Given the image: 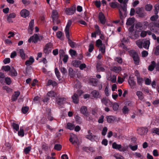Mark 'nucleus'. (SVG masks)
<instances>
[{
    "label": "nucleus",
    "mask_w": 159,
    "mask_h": 159,
    "mask_svg": "<svg viewBox=\"0 0 159 159\" xmlns=\"http://www.w3.org/2000/svg\"><path fill=\"white\" fill-rule=\"evenodd\" d=\"M136 43L140 49L143 48L148 50L149 49L150 42L149 40L146 39H139L136 41Z\"/></svg>",
    "instance_id": "obj_1"
},
{
    "label": "nucleus",
    "mask_w": 159,
    "mask_h": 159,
    "mask_svg": "<svg viewBox=\"0 0 159 159\" xmlns=\"http://www.w3.org/2000/svg\"><path fill=\"white\" fill-rule=\"evenodd\" d=\"M129 53L133 58L134 64L137 65H139L140 57L138 53L134 50H130L129 51Z\"/></svg>",
    "instance_id": "obj_2"
},
{
    "label": "nucleus",
    "mask_w": 159,
    "mask_h": 159,
    "mask_svg": "<svg viewBox=\"0 0 159 159\" xmlns=\"http://www.w3.org/2000/svg\"><path fill=\"white\" fill-rule=\"evenodd\" d=\"M135 11L139 16L141 18H143L146 15L144 8L143 7L137 8L136 9Z\"/></svg>",
    "instance_id": "obj_3"
},
{
    "label": "nucleus",
    "mask_w": 159,
    "mask_h": 159,
    "mask_svg": "<svg viewBox=\"0 0 159 159\" xmlns=\"http://www.w3.org/2000/svg\"><path fill=\"white\" fill-rule=\"evenodd\" d=\"M76 5H74L70 8H66L65 12L66 14L68 15L73 14L75 11Z\"/></svg>",
    "instance_id": "obj_4"
},
{
    "label": "nucleus",
    "mask_w": 159,
    "mask_h": 159,
    "mask_svg": "<svg viewBox=\"0 0 159 159\" xmlns=\"http://www.w3.org/2000/svg\"><path fill=\"white\" fill-rule=\"evenodd\" d=\"M98 18L100 22L102 24H105L106 22L105 17L103 13L102 12H100L99 13Z\"/></svg>",
    "instance_id": "obj_5"
},
{
    "label": "nucleus",
    "mask_w": 159,
    "mask_h": 159,
    "mask_svg": "<svg viewBox=\"0 0 159 159\" xmlns=\"http://www.w3.org/2000/svg\"><path fill=\"white\" fill-rule=\"evenodd\" d=\"M138 134L141 135H144L148 132V129L147 128L141 127L138 129Z\"/></svg>",
    "instance_id": "obj_6"
},
{
    "label": "nucleus",
    "mask_w": 159,
    "mask_h": 159,
    "mask_svg": "<svg viewBox=\"0 0 159 159\" xmlns=\"http://www.w3.org/2000/svg\"><path fill=\"white\" fill-rule=\"evenodd\" d=\"M66 98L64 97H57L56 98V102L59 105H61L64 104L66 101Z\"/></svg>",
    "instance_id": "obj_7"
},
{
    "label": "nucleus",
    "mask_w": 159,
    "mask_h": 159,
    "mask_svg": "<svg viewBox=\"0 0 159 159\" xmlns=\"http://www.w3.org/2000/svg\"><path fill=\"white\" fill-rule=\"evenodd\" d=\"M88 82L90 85L94 86H97L98 80L96 78H90L88 80Z\"/></svg>",
    "instance_id": "obj_8"
},
{
    "label": "nucleus",
    "mask_w": 159,
    "mask_h": 159,
    "mask_svg": "<svg viewBox=\"0 0 159 159\" xmlns=\"http://www.w3.org/2000/svg\"><path fill=\"white\" fill-rule=\"evenodd\" d=\"M71 24L72 21L70 20H68L65 30L66 35H70L69 29Z\"/></svg>",
    "instance_id": "obj_9"
},
{
    "label": "nucleus",
    "mask_w": 159,
    "mask_h": 159,
    "mask_svg": "<svg viewBox=\"0 0 159 159\" xmlns=\"http://www.w3.org/2000/svg\"><path fill=\"white\" fill-rule=\"evenodd\" d=\"M88 134L86 135L85 137L91 140L92 141H93L95 140V139L97 137V136L96 135H92V133H91V131L90 130H89L88 131Z\"/></svg>",
    "instance_id": "obj_10"
},
{
    "label": "nucleus",
    "mask_w": 159,
    "mask_h": 159,
    "mask_svg": "<svg viewBox=\"0 0 159 159\" xmlns=\"http://www.w3.org/2000/svg\"><path fill=\"white\" fill-rule=\"evenodd\" d=\"M134 25H132L131 27L129 28L128 30L129 31V35L130 38L132 39H134L135 38V34H134V36L133 35L132 33L134 31Z\"/></svg>",
    "instance_id": "obj_11"
},
{
    "label": "nucleus",
    "mask_w": 159,
    "mask_h": 159,
    "mask_svg": "<svg viewBox=\"0 0 159 159\" xmlns=\"http://www.w3.org/2000/svg\"><path fill=\"white\" fill-rule=\"evenodd\" d=\"M101 101L102 103L105 104L106 106H111L112 105L111 102L106 98H103L101 99Z\"/></svg>",
    "instance_id": "obj_12"
},
{
    "label": "nucleus",
    "mask_w": 159,
    "mask_h": 159,
    "mask_svg": "<svg viewBox=\"0 0 159 159\" xmlns=\"http://www.w3.org/2000/svg\"><path fill=\"white\" fill-rule=\"evenodd\" d=\"M20 14L21 16L26 18L29 15V11L25 9H23L21 11Z\"/></svg>",
    "instance_id": "obj_13"
},
{
    "label": "nucleus",
    "mask_w": 159,
    "mask_h": 159,
    "mask_svg": "<svg viewBox=\"0 0 159 159\" xmlns=\"http://www.w3.org/2000/svg\"><path fill=\"white\" fill-rule=\"evenodd\" d=\"M102 64L101 62H98L96 65L97 70L98 72L104 71L105 69L102 66Z\"/></svg>",
    "instance_id": "obj_14"
},
{
    "label": "nucleus",
    "mask_w": 159,
    "mask_h": 159,
    "mask_svg": "<svg viewBox=\"0 0 159 159\" xmlns=\"http://www.w3.org/2000/svg\"><path fill=\"white\" fill-rule=\"evenodd\" d=\"M73 102L75 104H78L79 102V96L77 94L75 93L71 97Z\"/></svg>",
    "instance_id": "obj_15"
},
{
    "label": "nucleus",
    "mask_w": 159,
    "mask_h": 159,
    "mask_svg": "<svg viewBox=\"0 0 159 159\" xmlns=\"http://www.w3.org/2000/svg\"><path fill=\"white\" fill-rule=\"evenodd\" d=\"M149 28L152 31H154V29H157V24L155 22H152L149 23Z\"/></svg>",
    "instance_id": "obj_16"
},
{
    "label": "nucleus",
    "mask_w": 159,
    "mask_h": 159,
    "mask_svg": "<svg viewBox=\"0 0 159 159\" xmlns=\"http://www.w3.org/2000/svg\"><path fill=\"white\" fill-rule=\"evenodd\" d=\"M17 73L14 67H12L10 70L8 75L11 76H16Z\"/></svg>",
    "instance_id": "obj_17"
},
{
    "label": "nucleus",
    "mask_w": 159,
    "mask_h": 159,
    "mask_svg": "<svg viewBox=\"0 0 159 159\" xmlns=\"http://www.w3.org/2000/svg\"><path fill=\"white\" fill-rule=\"evenodd\" d=\"M34 24V20H32L29 23L28 31L30 32V34H32V32L33 30V26Z\"/></svg>",
    "instance_id": "obj_18"
},
{
    "label": "nucleus",
    "mask_w": 159,
    "mask_h": 159,
    "mask_svg": "<svg viewBox=\"0 0 159 159\" xmlns=\"http://www.w3.org/2000/svg\"><path fill=\"white\" fill-rule=\"evenodd\" d=\"M106 118L107 122L109 123H113L115 120V117L112 116H107Z\"/></svg>",
    "instance_id": "obj_19"
},
{
    "label": "nucleus",
    "mask_w": 159,
    "mask_h": 159,
    "mask_svg": "<svg viewBox=\"0 0 159 159\" xmlns=\"http://www.w3.org/2000/svg\"><path fill=\"white\" fill-rule=\"evenodd\" d=\"M67 38L68 39V43L70 46L72 48H74L75 47V43L72 41L70 39V35H66Z\"/></svg>",
    "instance_id": "obj_20"
},
{
    "label": "nucleus",
    "mask_w": 159,
    "mask_h": 159,
    "mask_svg": "<svg viewBox=\"0 0 159 159\" xmlns=\"http://www.w3.org/2000/svg\"><path fill=\"white\" fill-rule=\"evenodd\" d=\"M112 148L114 149H118L120 151H122L120 149L122 146L120 144H118L116 142H114L112 144Z\"/></svg>",
    "instance_id": "obj_21"
},
{
    "label": "nucleus",
    "mask_w": 159,
    "mask_h": 159,
    "mask_svg": "<svg viewBox=\"0 0 159 159\" xmlns=\"http://www.w3.org/2000/svg\"><path fill=\"white\" fill-rule=\"evenodd\" d=\"M134 20L135 19L134 18H129L127 20L126 25H132L134 22Z\"/></svg>",
    "instance_id": "obj_22"
},
{
    "label": "nucleus",
    "mask_w": 159,
    "mask_h": 159,
    "mask_svg": "<svg viewBox=\"0 0 159 159\" xmlns=\"http://www.w3.org/2000/svg\"><path fill=\"white\" fill-rule=\"evenodd\" d=\"M91 94L92 96L94 98H98L100 97L99 92L96 90H93L91 93Z\"/></svg>",
    "instance_id": "obj_23"
},
{
    "label": "nucleus",
    "mask_w": 159,
    "mask_h": 159,
    "mask_svg": "<svg viewBox=\"0 0 159 159\" xmlns=\"http://www.w3.org/2000/svg\"><path fill=\"white\" fill-rule=\"evenodd\" d=\"M34 58L32 57H30L29 60L25 61V64L26 66L31 65L34 62Z\"/></svg>",
    "instance_id": "obj_24"
},
{
    "label": "nucleus",
    "mask_w": 159,
    "mask_h": 159,
    "mask_svg": "<svg viewBox=\"0 0 159 159\" xmlns=\"http://www.w3.org/2000/svg\"><path fill=\"white\" fill-rule=\"evenodd\" d=\"M156 63L155 61H152L151 64L148 66V69L149 71H152L156 67Z\"/></svg>",
    "instance_id": "obj_25"
},
{
    "label": "nucleus",
    "mask_w": 159,
    "mask_h": 159,
    "mask_svg": "<svg viewBox=\"0 0 159 159\" xmlns=\"http://www.w3.org/2000/svg\"><path fill=\"white\" fill-rule=\"evenodd\" d=\"M20 94L19 92H15V94L13 95L12 97L11 100L12 101H15L16 100Z\"/></svg>",
    "instance_id": "obj_26"
},
{
    "label": "nucleus",
    "mask_w": 159,
    "mask_h": 159,
    "mask_svg": "<svg viewBox=\"0 0 159 159\" xmlns=\"http://www.w3.org/2000/svg\"><path fill=\"white\" fill-rule=\"evenodd\" d=\"M87 108L85 106H82L80 109V111L81 113L85 116H87Z\"/></svg>",
    "instance_id": "obj_27"
},
{
    "label": "nucleus",
    "mask_w": 159,
    "mask_h": 159,
    "mask_svg": "<svg viewBox=\"0 0 159 159\" xmlns=\"http://www.w3.org/2000/svg\"><path fill=\"white\" fill-rule=\"evenodd\" d=\"M136 95L138 96L139 99L141 100H142L144 98L143 93L140 91H137Z\"/></svg>",
    "instance_id": "obj_28"
},
{
    "label": "nucleus",
    "mask_w": 159,
    "mask_h": 159,
    "mask_svg": "<svg viewBox=\"0 0 159 159\" xmlns=\"http://www.w3.org/2000/svg\"><path fill=\"white\" fill-rule=\"evenodd\" d=\"M128 82L129 85L131 87H134L136 85V83L133 78H131L129 77Z\"/></svg>",
    "instance_id": "obj_29"
},
{
    "label": "nucleus",
    "mask_w": 159,
    "mask_h": 159,
    "mask_svg": "<svg viewBox=\"0 0 159 159\" xmlns=\"http://www.w3.org/2000/svg\"><path fill=\"white\" fill-rule=\"evenodd\" d=\"M112 70L115 72L119 73L121 70V68L120 66H114L113 67Z\"/></svg>",
    "instance_id": "obj_30"
},
{
    "label": "nucleus",
    "mask_w": 159,
    "mask_h": 159,
    "mask_svg": "<svg viewBox=\"0 0 159 159\" xmlns=\"http://www.w3.org/2000/svg\"><path fill=\"white\" fill-rule=\"evenodd\" d=\"M19 54L20 56L22 59H25V54L24 50L23 49H20L19 50Z\"/></svg>",
    "instance_id": "obj_31"
},
{
    "label": "nucleus",
    "mask_w": 159,
    "mask_h": 159,
    "mask_svg": "<svg viewBox=\"0 0 159 159\" xmlns=\"http://www.w3.org/2000/svg\"><path fill=\"white\" fill-rule=\"evenodd\" d=\"M11 126H12L13 129H15L16 131H18L19 129V125L18 124H16L14 123H11Z\"/></svg>",
    "instance_id": "obj_32"
},
{
    "label": "nucleus",
    "mask_w": 159,
    "mask_h": 159,
    "mask_svg": "<svg viewBox=\"0 0 159 159\" xmlns=\"http://www.w3.org/2000/svg\"><path fill=\"white\" fill-rule=\"evenodd\" d=\"M66 128L70 130H72L74 128L75 125L70 123H68L67 125Z\"/></svg>",
    "instance_id": "obj_33"
},
{
    "label": "nucleus",
    "mask_w": 159,
    "mask_h": 159,
    "mask_svg": "<svg viewBox=\"0 0 159 159\" xmlns=\"http://www.w3.org/2000/svg\"><path fill=\"white\" fill-rule=\"evenodd\" d=\"M5 75L3 73L0 72V82L3 83L4 82Z\"/></svg>",
    "instance_id": "obj_34"
},
{
    "label": "nucleus",
    "mask_w": 159,
    "mask_h": 159,
    "mask_svg": "<svg viewBox=\"0 0 159 159\" xmlns=\"http://www.w3.org/2000/svg\"><path fill=\"white\" fill-rule=\"evenodd\" d=\"M119 14H120V17L121 20V22L120 23L121 25H123L124 23V19L125 18V17L123 15L121 11H120V10H119Z\"/></svg>",
    "instance_id": "obj_35"
},
{
    "label": "nucleus",
    "mask_w": 159,
    "mask_h": 159,
    "mask_svg": "<svg viewBox=\"0 0 159 159\" xmlns=\"http://www.w3.org/2000/svg\"><path fill=\"white\" fill-rule=\"evenodd\" d=\"M32 37H33V42H34V43H36L39 39L38 35L37 34H34Z\"/></svg>",
    "instance_id": "obj_36"
},
{
    "label": "nucleus",
    "mask_w": 159,
    "mask_h": 159,
    "mask_svg": "<svg viewBox=\"0 0 159 159\" xmlns=\"http://www.w3.org/2000/svg\"><path fill=\"white\" fill-rule=\"evenodd\" d=\"M77 139V138L76 136H75L74 137H72L71 136H70L69 139V141L72 144H74L75 143H77L76 141Z\"/></svg>",
    "instance_id": "obj_37"
},
{
    "label": "nucleus",
    "mask_w": 159,
    "mask_h": 159,
    "mask_svg": "<svg viewBox=\"0 0 159 159\" xmlns=\"http://www.w3.org/2000/svg\"><path fill=\"white\" fill-rule=\"evenodd\" d=\"M56 93L53 91H51L48 92L47 95L49 97H55Z\"/></svg>",
    "instance_id": "obj_38"
},
{
    "label": "nucleus",
    "mask_w": 159,
    "mask_h": 159,
    "mask_svg": "<svg viewBox=\"0 0 159 159\" xmlns=\"http://www.w3.org/2000/svg\"><path fill=\"white\" fill-rule=\"evenodd\" d=\"M73 66L75 67H77L79 66L80 63V61H79L75 60L72 62Z\"/></svg>",
    "instance_id": "obj_39"
},
{
    "label": "nucleus",
    "mask_w": 159,
    "mask_h": 159,
    "mask_svg": "<svg viewBox=\"0 0 159 159\" xmlns=\"http://www.w3.org/2000/svg\"><path fill=\"white\" fill-rule=\"evenodd\" d=\"M152 8V6L150 4H148L145 7V9L148 11H150Z\"/></svg>",
    "instance_id": "obj_40"
},
{
    "label": "nucleus",
    "mask_w": 159,
    "mask_h": 159,
    "mask_svg": "<svg viewBox=\"0 0 159 159\" xmlns=\"http://www.w3.org/2000/svg\"><path fill=\"white\" fill-rule=\"evenodd\" d=\"M31 146H28L27 147L25 148L24 150V152L25 154L29 153L31 151Z\"/></svg>",
    "instance_id": "obj_41"
},
{
    "label": "nucleus",
    "mask_w": 159,
    "mask_h": 159,
    "mask_svg": "<svg viewBox=\"0 0 159 159\" xmlns=\"http://www.w3.org/2000/svg\"><path fill=\"white\" fill-rule=\"evenodd\" d=\"M69 75L71 78H73L74 74L73 73V70L72 68H70L69 70Z\"/></svg>",
    "instance_id": "obj_42"
},
{
    "label": "nucleus",
    "mask_w": 159,
    "mask_h": 159,
    "mask_svg": "<svg viewBox=\"0 0 159 159\" xmlns=\"http://www.w3.org/2000/svg\"><path fill=\"white\" fill-rule=\"evenodd\" d=\"M29 110V107H23L21 109V111L24 114L26 113Z\"/></svg>",
    "instance_id": "obj_43"
},
{
    "label": "nucleus",
    "mask_w": 159,
    "mask_h": 159,
    "mask_svg": "<svg viewBox=\"0 0 159 159\" xmlns=\"http://www.w3.org/2000/svg\"><path fill=\"white\" fill-rule=\"evenodd\" d=\"M154 13L155 14H157L158 13V10H159V3L156 4L154 6Z\"/></svg>",
    "instance_id": "obj_44"
},
{
    "label": "nucleus",
    "mask_w": 159,
    "mask_h": 159,
    "mask_svg": "<svg viewBox=\"0 0 159 159\" xmlns=\"http://www.w3.org/2000/svg\"><path fill=\"white\" fill-rule=\"evenodd\" d=\"M4 80L6 83L8 85H10L11 82V80L9 77H7L5 78Z\"/></svg>",
    "instance_id": "obj_45"
},
{
    "label": "nucleus",
    "mask_w": 159,
    "mask_h": 159,
    "mask_svg": "<svg viewBox=\"0 0 159 159\" xmlns=\"http://www.w3.org/2000/svg\"><path fill=\"white\" fill-rule=\"evenodd\" d=\"M96 45L97 47L99 48L103 44H102V41L100 39H98L96 41Z\"/></svg>",
    "instance_id": "obj_46"
},
{
    "label": "nucleus",
    "mask_w": 159,
    "mask_h": 159,
    "mask_svg": "<svg viewBox=\"0 0 159 159\" xmlns=\"http://www.w3.org/2000/svg\"><path fill=\"white\" fill-rule=\"evenodd\" d=\"M11 69V67L9 66H3L2 67V69L4 70L5 71H10Z\"/></svg>",
    "instance_id": "obj_47"
},
{
    "label": "nucleus",
    "mask_w": 159,
    "mask_h": 159,
    "mask_svg": "<svg viewBox=\"0 0 159 159\" xmlns=\"http://www.w3.org/2000/svg\"><path fill=\"white\" fill-rule=\"evenodd\" d=\"M18 135L19 136L23 137L24 135V130L22 129L21 127H20V130L18 132Z\"/></svg>",
    "instance_id": "obj_48"
},
{
    "label": "nucleus",
    "mask_w": 159,
    "mask_h": 159,
    "mask_svg": "<svg viewBox=\"0 0 159 159\" xmlns=\"http://www.w3.org/2000/svg\"><path fill=\"white\" fill-rule=\"evenodd\" d=\"M108 80H110L112 83H115L116 82V76L113 75L111 78H110V79H107Z\"/></svg>",
    "instance_id": "obj_49"
},
{
    "label": "nucleus",
    "mask_w": 159,
    "mask_h": 159,
    "mask_svg": "<svg viewBox=\"0 0 159 159\" xmlns=\"http://www.w3.org/2000/svg\"><path fill=\"white\" fill-rule=\"evenodd\" d=\"M51 51V49H49L45 47L43 49V52L46 55H48Z\"/></svg>",
    "instance_id": "obj_50"
},
{
    "label": "nucleus",
    "mask_w": 159,
    "mask_h": 159,
    "mask_svg": "<svg viewBox=\"0 0 159 159\" xmlns=\"http://www.w3.org/2000/svg\"><path fill=\"white\" fill-rule=\"evenodd\" d=\"M137 78L138 84L139 85H141L142 84V82L143 81V79L140 78V76H137Z\"/></svg>",
    "instance_id": "obj_51"
},
{
    "label": "nucleus",
    "mask_w": 159,
    "mask_h": 159,
    "mask_svg": "<svg viewBox=\"0 0 159 159\" xmlns=\"http://www.w3.org/2000/svg\"><path fill=\"white\" fill-rule=\"evenodd\" d=\"M129 109L126 106H124L122 109V111L123 113L126 114L128 113Z\"/></svg>",
    "instance_id": "obj_52"
},
{
    "label": "nucleus",
    "mask_w": 159,
    "mask_h": 159,
    "mask_svg": "<svg viewBox=\"0 0 159 159\" xmlns=\"http://www.w3.org/2000/svg\"><path fill=\"white\" fill-rule=\"evenodd\" d=\"M57 12H56L55 13V11H52V18L53 20H55V19L57 18Z\"/></svg>",
    "instance_id": "obj_53"
},
{
    "label": "nucleus",
    "mask_w": 159,
    "mask_h": 159,
    "mask_svg": "<svg viewBox=\"0 0 159 159\" xmlns=\"http://www.w3.org/2000/svg\"><path fill=\"white\" fill-rule=\"evenodd\" d=\"M69 52L70 55L72 57L74 56H75L77 54L76 52L75 51L72 49H70L69 50Z\"/></svg>",
    "instance_id": "obj_54"
},
{
    "label": "nucleus",
    "mask_w": 159,
    "mask_h": 159,
    "mask_svg": "<svg viewBox=\"0 0 159 159\" xmlns=\"http://www.w3.org/2000/svg\"><path fill=\"white\" fill-rule=\"evenodd\" d=\"M119 105L116 102L114 103L113 105V109L114 111H117L119 108Z\"/></svg>",
    "instance_id": "obj_55"
},
{
    "label": "nucleus",
    "mask_w": 159,
    "mask_h": 159,
    "mask_svg": "<svg viewBox=\"0 0 159 159\" xmlns=\"http://www.w3.org/2000/svg\"><path fill=\"white\" fill-rule=\"evenodd\" d=\"M62 146L60 144H56L54 147V148L57 151H60L61 148Z\"/></svg>",
    "instance_id": "obj_56"
},
{
    "label": "nucleus",
    "mask_w": 159,
    "mask_h": 159,
    "mask_svg": "<svg viewBox=\"0 0 159 159\" xmlns=\"http://www.w3.org/2000/svg\"><path fill=\"white\" fill-rule=\"evenodd\" d=\"M99 50L102 53H104L105 52V45L103 44V45L100 46Z\"/></svg>",
    "instance_id": "obj_57"
},
{
    "label": "nucleus",
    "mask_w": 159,
    "mask_h": 159,
    "mask_svg": "<svg viewBox=\"0 0 159 159\" xmlns=\"http://www.w3.org/2000/svg\"><path fill=\"white\" fill-rule=\"evenodd\" d=\"M75 119L77 123L79 124H81V119L80 116H76L75 117Z\"/></svg>",
    "instance_id": "obj_58"
},
{
    "label": "nucleus",
    "mask_w": 159,
    "mask_h": 159,
    "mask_svg": "<svg viewBox=\"0 0 159 159\" xmlns=\"http://www.w3.org/2000/svg\"><path fill=\"white\" fill-rule=\"evenodd\" d=\"M55 72L57 77L59 79L60 77V72L58 70L57 68H55Z\"/></svg>",
    "instance_id": "obj_59"
},
{
    "label": "nucleus",
    "mask_w": 159,
    "mask_h": 159,
    "mask_svg": "<svg viewBox=\"0 0 159 159\" xmlns=\"http://www.w3.org/2000/svg\"><path fill=\"white\" fill-rule=\"evenodd\" d=\"M107 131V128L106 127H104L102 130V134L103 136L106 135Z\"/></svg>",
    "instance_id": "obj_60"
},
{
    "label": "nucleus",
    "mask_w": 159,
    "mask_h": 159,
    "mask_svg": "<svg viewBox=\"0 0 159 159\" xmlns=\"http://www.w3.org/2000/svg\"><path fill=\"white\" fill-rule=\"evenodd\" d=\"M133 102L130 101H126L125 102V104L130 107L133 106Z\"/></svg>",
    "instance_id": "obj_61"
},
{
    "label": "nucleus",
    "mask_w": 159,
    "mask_h": 159,
    "mask_svg": "<svg viewBox=\"0 0 159 159\" xmlns=\"http://www.w3.org/2000/svg\"><path fill=\"white\" fill-rule=\"evenodd\" d=\"M154 53L156 55H159V45L156 47L154 50Z\"/></svg>",
    "instance_id": "obj_62"
},
{
    "label": "nucleus",
    "mask_w": 159,
    "mask_h": 159,
    "mask_svg": "<svg viewBox=\"0 0 159 159\" xmlns=\"http://www.w3.org/2000/svg\"><path fill=\"white\" fill-rule=\"evenodd\" d=\"M148 52L145 50L141 52L142 56L143 57H146L148 55Z\"/></svg>",
    "instance_id": "obj_63"
},
{
    "label": "nucleus",
    "mask_w": 159,
    "mask_h": 159,
    "mask_svg": "<svg viewBox=\"0 0 159 159\" xmlns=\"http://www.w3.org/2000/svg\"><path fill=\"white\" fill-rule=\"evenodd\" d=\"M152 132L159 135V128H154L152 129Z\"/></svg>",
    "instance_id": "obj_64"
}]
</instances>
